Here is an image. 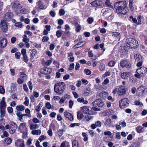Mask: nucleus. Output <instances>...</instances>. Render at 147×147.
<instances>
[{
	"instance_id": "864d4df0",
	"label": "nucleus",
	"mask_w": 147,
	"mask_h": 147,
	"mask_svg": "<svg viewBox=\"0 0 147 147\" xmlns=\"http://www.w3.org/2000/svg\"><path fill=\"white\" fill-rule=\"evenodd\" d=\"M5 92V89L3 87L0 85V93L1 94H4Z\"/></svg>"
},
{
	"instance_id": "8fccbe9b",
	"label": "nucleus",
	"mask_w": 147,
	"mask_h": 147,
	"mask_svg": "<svg viewBox=\"0 0 147 147\" xmlns=\"http://www.w3.org/2000/svg\"><path fill=\"white\" fill-rule=\"evenodd\" d=\"M112 36L115 37L117 36H120V34L118 32H114L112 33Z\"/></svg>"
},
{
	"instance_id": "09e8293b",
	"label": "nucleus",
	"mask_w": 147,
	"mask_h": 147,
	"mask_svg": "<svg viewBox=\"0 0 147 147\" xmlns=\"http://www.w3.org/2000/svg\"><path fill=\"white\" fill-rule=\"evenodd\" d=\"M105 4L108 7H112L113 6L111 5V3L109 0H106Z\"/></svg>"
},
{
	"instance_id": "774afa93",
	"label": "nucleus",
	"mask_w": 147,
	"mask_h": 147,
	"mask_svg": "<svg viewBox=\"0 0 147 147\" xmlns=\"http://www.w3.org/2000/svg\"><path fill=\"white\" fill-rule=\"evenodd\" d=\"M140 144V142H137L134 143L133 145L134 147H139Z\"/></svg>"
},
{
	"instance_id": "69168bd1",
	"label": "nucleus",
	"mask_w": 147,
	"mask_h": 147,
	"mask_svg": "<svg viewBox=\"0 0 147 147\" xmlns=\"http://www.w3.org/2000/svg\"><path fill=\"white\" fill-rule=\"evenodd\" d=\"M52 61L51 60H47L45 62V65L47 66L49 65L51 63Z\"/></svg>"
},
{
	"instance_id": "a211bd4d",
	"label": "nucleus",
	"mask_w": 147,
	"mask_h": 147,
	"mask_svg": "<svg viewBox=\"0 0 147 147\" xmlns=\"http://www.w3.org/2000/svg\"><path fill=\"white\" fill-rule=\"evenodd\" d=\"M119 10H120L119 11H117V8L116 9V12L117 13L119 14H125L127 13L128 11V9H125L122 8H120Z\"/></svg>"
},
{
	"instance_id": "13d9d810",
	"label": "nucleus",
	"mask_w": 147,
	"mask_h": 147,
	"mask_svg": "<svg viewBox=\"0 0 147 147\" xmlns=\"http://www.w3.org/2000/svg\"><path fill=\"white\" fill-rule=\"evenodd\" d=\"M16 57L17 59H19L21 55V53L20 52H17L15 54Z\"/></svg>"
},
{
	"instance_id": "bb28decb",
	"label": "nucleus",
	"mask_w": 147,
	"mask_h": 147,
	"mask_svg": "<svg viewBox=\"0 0 147 147\" xmlns=\"http://www.w3.org/2000/svg\"><path fill=\"white\" fill-rule=\"evenodd\" d=\"M41 133V131L40 129L33 130L31 132L32 134L34 135H40Z\"/></svg>"
},
{
	"instance_id": "20e7f679",
	"label": "nucleus",
	"mask_w": 147,
	"mask_h": 147,
	"mask_svg": "<svg viewBox=\"0 0 147 147\" xmlns=\"http://www.w3.org/2000/svg\"><path fill=\"white\" fill-rule=\"evenodd\" d=\"M119 106L120 108L123 109L129 106V100L127 98H125L119 101Z\"/></svg>"
},
{
	"instance_id": "a19ab883",
	"label": "nucleus",
	"mask_w": 147,
	"mask_h": 147,
	"mask_svg": "<svg viewBox=\"0 0 147 147\" xmlns=\"http://www.w3.org/2000/svg\"><path fill=\"white\" fill-rule=\"evenodd\" d=\"M78 118L79 119H81L83 117V114L80 112H77Z\"/></svg>"
},
{
	"instance_id": "393cba45",
	"label": "nucleus",
	"mask_w": 147,
	"mask_h": 147,
	"mask_svg": "<svg viewBox=\"0 0 147 147\" xmlns=\"http://www.w3.org/2000/svg\"><path fill=\"white\" fill-rule=\"evenodd\" d=\"M23 41L24 42H25L26 47L28 48H29L30 45L29 44L28 42L29 41V38L28 37H24Z\"/></svg>"
},
{
	"instance_id": "7c9ffc66",
	"label": "nucleus",
	"mask_w": 147,
	"mask_h": 147,
	"mask_svg": "<svg viewBox=\"0 0 147 147\" xmlns=\"http://www.w3.org/2000/svg\"><path fill=\"white\" fill-rule=\"evenodd\" d=\"M17 129V127H10L9 129V132L11 134H12L14 133L16 130Z\"/></svg>"
},
{
	"instance_id": "603ef678",
	"label": "nucleus",
	"mask_w": 147,
	"mask_h": 147,
	"mask_svg": "<svg viewBox=\"0 0 147 147\" xmlns=\"http://www.w3.org/2000/svg\"><path fill=\"white\" fill-rule=\"evenodd\" d=\"M46 138V137L45 136L42 135L39 138V140L40 142L45 140Z\"/></svg>"
},
{
	"instance_id": "4468645a",
	"label": "nucleus",
	"mask_w": 147,
	"mask_h": 147,
	"mask_svg": "<svg viewBox=\"0 0 147 147\" xmlns=\"http://www.w3.org/2000/svg\"><path fill=\"white\" fill-rule=\"evenodd\" d=\"M138 72L140 73L142 75L146 74L147 72V68L145 67H142L137 69Z\"/></svg>"
},
{
	"instance_id": "9d476101",
	"label": "nucleus",
	"mask_w": 147,
	"mask_h": 147,
	"mask_svg": "<svg viewBox=\"0 0 147 147\" xmlns=\"http://www.w3.org/2000/svg\"><path fill=\"white\" fill-rule=\"evenodd\" d=\"M147 92V90L145 87L143 86L139 87L137 90V93H140V94L141 95H143Z\"/></svg>"
},
{
	"instance_id": "a878e982",
	"label": "nucleus",
	"mask_w": 147,
	"mask_h": 147,
	"mask_svg": "<svg viewBox=\"0 0 147 147\" xmlns=\"http://www.w3.org/2000/svg\"><path fill=\"white\" fill-rule=\"evenodd\" d=\"M37 4L38 5L39 8L40 9H45V5L43 4L41 1V0H40L37 3Z\"/></svg>"
},
{
	"instance_id": "c756f323",
	"label": "nucleus",
	"mask_w": 147,
	"mask_h": 147,
	"mask_svg": "<svg viewBox=\"0 0 147 147\" xmlns=\"http://www.w3.org/2000/svg\"><path fill=\"white\" fill-rule=\"evenodd\" d=\"M39 125L36 124H32L30 125V128L31 129H33L36 128H38L39 127Z\"/></svg>"
},
{
	"instance_id": "f03ea898",
	"label": "nucleus",
	"mask_w": 147,
	"mask_h": 147,
	"mask_svg": "<svg viewBox=\"0 0 147 147\" xmlns=\"http://www.w3.org/2000/svg\"><path fill=\"white\" fill-rule=\"evenodd\" d=\"M126 42L132 48H135L139 46L138 42L131 38L130 37L127 39Z\"/></svg>"
},
{
	"instance_id": "473e14b6",
	"label": "nucleus",
	"mask_w": 147,
	"mask_h": 147,
	"mask_svg": "<svg viewBox=\"0 0 147 147\" xmlns=\"http://www.w3.org/2000/svg\"><path fill=\"white\" fill-rule=\"evenodd\" d=\"M20 12L22 14H26L28 13V11L26 9L23 8L20 10Z\"/></svg>"
},
{
	"instance_id": "412c9836",
	"label": "nucleus",
	"mask_w": 147,
	"mask_h": 147,
	"mask_svg": "<svg viewBox=\"0 0 147 147\" xmlns=\"http://www.w3.org/2000/svg\"><path fill=\"white\" fill-rule=\"evenodd\" d=\"M136 129L137 132L139 133L143 132L145 130L144 127L140 125L137 127Z\"/></svg>"
},
{
	"instance_id": "dca6fc26",
	"label": "nucleus",
	"mask_w": 147,
	"mask_h": 147,
	"mask_svg": "<svg viewBox=\"0 0 147 147\" xmlns=\"http://www.w3.org/2000/svg\"><path fill=\"white\" fill-rule=\"evenodd\" d=\"M64 114L65 117L67 118L69 120L72 121L73 120V116L71 113L67 112H65Z\"/></svg>"
},
{
	"instance_id": "72a5a7b5",
	"label": "nucleus",
	"mask_w": 147,
	"mask_h": 147,
	"mask_svg": "<svg viewBox=\"0 0 147 147\" xmlns=\"http://www.w3.org/2000/svg\"><path fill=\"white\" fill-rule=\"evenodd\" d=\"M111 123V120L110 119H108L105 121V124L107 126H110Z\"/></svg>"
},
{
	"instance_id": "7ed1b4c3",
	"label": "nucleus",
	"mask_w": 147,
	"mask_h": 147,
	"mask_svg": "<svg viewBox=\"0 0 147 147\" xmlns=\"http://www.w3.org/2000/svg\"><path fill=\"white\" fill-rule=\"evenodd\" d=\"M92 104L94 107H92V109L94 110L95 111H99L100 109H99L96 108L97 107H101L103 106L104 105V103L103 102H102L100 100H96L94 101Z\"/></svg>"
},
{
	"instance_id": "c85d7f7f",
	"label": "nucleus",
	"mask_w": 147,
	"mask_h": 147,
	"mask_svg": "<svg viewBox=\"0 0 147 147\" xmlns=\"http://www.w3.org/2000/svg\"><path fill=\"white\" fill-rule=\"evenodd\" d=\"M101 125V123L99 121L96 122L95 124H92V129H94L96 127H100Z\"/></svg>"
},
{
	"instance_id": "f8f14e48",
	"label": "nucleus",
	"mask_w": 147,
	"mask_h": 147,
	"mask_svg": "<svg viewBox=\"0 0 147 147\" xmlns=\"http://www.w3.org/2000/svg\"><path fill=\"white\" fill-rule=\"evenodd\" d=\"M7 44V40L6 38H3L0 40V47L3 49L5 47Z\"/></svg>"
},
{
	"instance_id": "a18cd8bd",
	"label": "nucleus",
	"mask_w": 147,
	"mask_h": 147,
	"mask_svg": "<svg viewBox=\"0 0 147 147\" xmlns=\"http://www.w3.org/2000/svg\"><path fill=\"white\" fill-rule=\"evenodd\" d=\"M142 16H141L139 15L138 16L137 18V19L138 20V24H141L142 23Z\"/></svg>"
},
{
	"instance_id": "0eeeda50",
	"label": "nucleus",
	"mask_w": 147,
	"mask_h": 147,
	"mask_svg": "<svg viewBox=\"0 0 147 147\" xmlns=\"http://www.w3.org/2000/svg\"><path fill=\"white\" fill-rule=\"evenodd\" d=\"M118 6L117 7V11H119L120 8H123L125 9H128L127 7V3L125 1H121L118 3Z\"/></svg>"
},
{
	"instance_id": "f257e3e1",
	"label": "nucleus",
	"mask_w": 147,
	"mask_h": 147,
	"mask_svg": "<svg viewBox=\"0 0 147 147\" xmlns=\"http://www.w3.org/2000/svg\"><path fill=\"white\" fill-rule=\"evenodd\" d=\"M65 84L63 82H59L54 85V90L55 92L61 95L63 93L65 88Z\"/></svg>"
},
{
	"instance_id": "b1692460",
	"label": "nucleus",
	"mask_w": 147,
	"mask_h": 147,
	"mask_svg": "<svg viewBox=\"0 0 147 147\" xmlns=\"http://www.w3.org/2000/svg\"><path fill=\"white\" fill-rule=\"evenodd\" d=\"M12 140L9 137H8L5 139L4 140V144L5 145H9L12 142Z\"/></svg>"
},
{
	"instance_id": "bf43d9fd",
	"label": "nucleus",
	"mask_w": 147,
	"mask_h": 147,
	"mask_svg": "<svg viewBox=\"0 0 147 147\" xmlns=\"http://www.w3.org/2000/svg\"><path fill=\"white\" fill-rule=\"evenodd\" d=\"M105 68V66L103 64H101L99 67V69L100 71H103Z\"/></svg>"
},
{
	"instance_id": "49530a36",
	"label": "nucleus",
	"mask_w": 147,
	"mask_h": 147,
	"mask_svg": "<svg viewBox=\"0 0 147 147\" xmlns=\"http://www.w3.org/2000/svg\"><path fill=\"white\" fill-rule=\"evenodd\" d=\"M9 124L10 127H17V125L13 121H10L9 122Z\"/></svg>"
},
{
	"instance_id": "aec40b11",
	"label": "nucleus",
	"mask_w": 147,
	"mask_h": 147,
	"mask_svg": "<svg viewBox=\"0 0 147 147\" xmlns=\"http://www.w3.org/2000/svg\"><path fill=\"white\" fill-rule=\"evenodd\" d=\"M26 123H23L20 124L19 126L18 129L21 131H23L26 129Z\"/></svg>"
},
{
	"instance_id": "ddd939ff",
	"label": "nucleus",
	"mask_w": 147,
	"mask_h": 147,
	"mask_svg": "<svg viewBox=\"0 0 147 147\" xmlns=\"http://www.w3.org/2000/svg\"><path fill=\"white\" fill-rule=\"evenodd\" d=\"M52 71V70L51 68H45L42 69L41 70V73L44 74H50Z\"/></svg>"
},
{
	"instance_id": "c03bdc74",
	"label": "nucleus",
	"mask_w": 147,
	"mask_h": 147,
	"mask_svg": "<svg viewBox=\"0 0 147 147\" xmlns=\"http://www.w3.org/2000/svg\"><path fill=\"white\" fill-rule=\"evenodd\" d=\"M3 134L1 136V137L3 138L4 137H7L9 136L8 133L6 131H3Z\"/></svg>"
},
{
	"instance_id": "6e6552de",
	"label": "nucleus",
	"mask_w": 147,
	"mask_h": 147,
	"mask_svg": "<svg viewBox=\"0 0 147 147\" xmlns=\"http://www.w3.org/2000/svg\"><path fill=\"white\" fill-rule=\"evenodd\" d=\"M0 27L1 29L3 31L6 32L8 30V27L7 22L5 20L1 22Z\"/></svg>"
},
{
	"instance_id": "f3484780",
	"label": "nucleus",
	"mask_w": 147,
	"mask_h": 147,
	"mask_svg": "<svg viewBox=\"0 0 147 147\" xmlns=\"http://www.w3.org/2000/svg\"><path fill=\"white\" fill-rule=\"evenodd\" d=\"M13 16L12 13L10 12H8L4 14V18L7 20H9L11 19Z\"/></svg>"
},
{
	"instance_id": "338daca9",
	"label": "nucleus",
	"mask_w": 147,
	"mask_h": 147,
	"mask_svg": "<svg viewBox=\"0 0 147 147\" xmlns=\"http://www.w3.org/2000/svg\"><path fill=\"white\" fill-rule=\"evenodd\" d=\"M107 93L105 92H102L99 94V95L102 98H104V96L106 95Z\"/></svg>"
},
{
	"instance_id": "6e6d98bb",
	"label": "nucleus",
	"mask_w": 147,
	"mask_h": 147,
	"mask_svg": "<svg viewBox=\"0 0 147 147\" xmlns=\"http://www.w3.org/2000/svg\"><path fill=\"white\" fill-rule=\"evenodd\" d=\"M24 104L26 106L29 105V99L27 97H25V101L24 102Z\"/></svg>"
},
{
	"instance_id": "58836bf2",
	"label": "nucleus",
	"mask_w": 147,
	"mask_h": 147,
	"mask_svg": "<svg viewBox=\"0 0 147 147\" xmlns=\"http://www.w3.org/2000/svg\"><path fill=\"white\" fill-rule=\"evenodd\" d=\"M20 75L21 77L24 78V80H26L27 79V76L23 72H20Z\"/></svg>"
},
{
	"instance_id": "423d86ee",
	"label": "nucleus",
	"mask_w": 147,
	"mask_h": 147,
	"mask_svg": "<svg viewBox=\"0 0 147 147\" xmlns=\"http://www.w3.org/2000/svg\"><path fill=\"white\" fill-rule=\"evenodd\" d=\"M126 91V89L124 86H120L118 90L117 94L119 96L123 95L125 94Z\"/></svg>"
},
{
	"instance_id": "79ce46f5",
	"label": "nucleus",
	"mask_w": 147,
	"mask_h": 147,
	"mask_svg": "<svg viewBox=\"0 0 147 147\" xmlns=\"http://www.w3.org/2000/svg\"><path fill=\"white\" fill-rule=\"evenodd\" d=\"M136 72L137 73V74H135V77L138 78H141V76H142V75L140 73L138 72L137 71V69L136 70Z\"/></svg>"
},
{
	"instance_id": "680f3d73",
	"label": "nucleus",
	"mask_w": 147,
	"mask_h": 147,
	"mask_svg": "<svg viewBox=\"0 0 147 147\" xmlns=\"http://www.w3.org/2000/svg\"><path fill=\"white\" fill-rule=\"evenodd\" d=\"M25 112L26 114L28 115L29 116H28V117H30V111L29 109L28 108L26 109L25 111Z\"/></svg>"
},
{
	"instance_id": "3c124183",
	"label": "nucleus",
	"mask_w": 147,
	"mask_h": 147,
	"mask_svg": "<svg viewBox=\"0 0 147 147\" xmlns=\"http://www.w3.org/2000/svg\"><path fill=\"white\" fill-rule=\"evenodd\" d=\"M84 72L86 73L87 75H89L91 73V71L89 69H85L84 70Z\"/></svg>"
},
{
	"instance_id": "ea45409f",
	"label": "nucleus",
	"mask_w": 147,
	"mask_h": 147,
	"mask_svg": "<svg viewBox=\"0 0 147 147\" xmlns=\"http://www.w3.org/2000/svg\"><path fill=\"white\" fill-rule=\"evenodd\" d=\"M73 147H78V142L76 140H74L72 143Z\"/></svg>"
},
{
	"instance_id": "4be33fe9",
	"label": "nucleus",
	"mask_w": 147,
	"mask_h": 147,
	"mask_svg": "<svg viewBox=\"0 0 147 147\" xmlns=\"http://www.w3.org/2000/svg\"><path fill=\"white\" fill-rule=\"evenodd\" d=\"M25 109V107L22 105H18L16 107V109L18 111H24Z\"/></svg>"
},
{
	"instance_id": "6ab92c4d",
	"label": "nucleus",
	"mask_w": 147,
	"mask_h": 147,
	"mask_svg": "<svg viewBox=\"0 0 147 147\" xmlns=\"http://www.w3.org/2000/svg\"><path fill=\"white\" fill-rule=\"evenodd\" d=\"M102 3V2L101 0H96L92 2V6H100Z\"/></svg>"
},
{
	"instance_id": "5fc2aeb1",
	"label": "nucleus",
	"mask_w": 147,
	"mask_h": 147,
	"mask_svg": "<svg viewBox=\"0 0 147 147\" xmlns=\"http://www.w3.org/2000/svg\"><path fill=\"white\" fill-rule=\"evenodd\" d=\"M121 137V134L120 132H117L115 134V138L118 140L120 139Z\"/></svg>"
},
{
	"instance_id": "4c0bfd02",
	"label": "nucleus",
	"mask_w": 147,
	"mask_h": 147,
	"mask_svg": "<svg viewBox=\"0 0 147 147\" xmlns=\"http://www.w3.org/2000/svg\"><path fill=\"white\" fill-rule=\"evenodd\" d=\"M6 106V104L4 101H2L0 103V108H5Z\"/></svg>"
},
{
	"instance_id": "1a4fd4ad",
	"label": "nucleus",
	"mask_w": 147,
	"mask_h": 147,
	"mask_svg": "<svg viewBox=\"0 0 147 147\" xmlns=\"http://www.w3.org/2000/svg\"><path fill=\"white\" fill-rule=\"evenodd\" d=\"M12 8L16 9H20L23 7V6L21 5L19 1H14L11 3Z\"/></svg>"
},
{
	"instance_id": "2f4dec72",
	"label": "nucleus",
	"mask_w": 147,
	"mask_h": 147,
	"mask_svg": "<svg viewBox=\"0 0 147 147\" xmlns=\"http://www.w3.org/2000/svg\"><path fill=\"white\" fill-rule=\"evenodd\" d=\"M5 108H0V112L1 117H3L5 113Z\"/></svg>"
},
{
	"instance_id": "37998d69",
	"label": "nucleus",
	"mask_w": 147,
	"mask_h": 147,
	"mask_svg": "<svg viewBox=\"0 0 147 147\" xmlns=\"http://www.w3.org/2000/svg\"><path fill=\"white\" fill-rule=\"evenodd\" d=\"M59 14L61 16L64 15L65 14V11L63 9H61L59 10Z\"/></svg>"
},
{
	"instance_id": "e2e57ef3",
	"label": "nucleus",
	"mask_w": 147,
	"mask_h": 147,
	"mask_svg": "<svg viewBox=\"0 0 147 147\" xmlns=\"http://www.w3.org/2000/svg\"><path fill=\"white\" fill-rule=\"evenodd\" d=\"M65 100V97H62L60 99L59 102L61 104H62L64 102Z\"/></svg>"
},
{
	"instance_id": "c9c22d12",
	"label": "nucleus",
	"mask_w": 147,
	"mask_h": 147,
	"mask_svg": "<svg viewBox=\"0 0 147 147\" xmlns=\"http://www.w3.org/2000/svg\"><path fill=\"white\" fill-rule=\"evenodd\" d=\"M42 106V103H40L39 105L36 106V110L37 112H39Z\"/></svg>"
},
{
	"instance_id": "052dcab7",
	"label": "nucleus",
	"mask_w": 147,
	"mask_h": 147,
	"mask_svg": "<svg viewBox=\"0 0 147 147\" xmlns=\"http://www.w3.org/2000/svg\"><path fill=\"white\" fill-rule=\"evenodd\" d=\"M135 103L136 105L140 106L142 107L143 106V104L141 103L139 100H137L135 102Z\"/></svg>"
},
{
	"instance_id": "39448f33",
	"label": "nucleus",
	"mask_w": 147,
	"mask_h": 147,
	"mask_svg": "<svg viewBox=\"0 0 147 147\" xmlns=\"http://www.w3.org/2000/svg\"><path fill=\"white\" fill-rule=\"evenodd\" d=\"M120 65L123 68L125 67L127 68H130L131 66L130 63L127 60L121 61L120 62Z\"/></svg>"
},
{
	"instance_id": "5701e85b",
	"label": "nucleus",
	"mask_w": 147,
	"mask_h": 147,
	"mask_svg": "<svg viewBox=\"0 0 147 147\" xmlns=\"http://www.w3.org/2000/svg\"><path fill=\"white\" fill-rule=\"evenodd\" d=\"M130 73L126 72H123L121 75L122 78L124 79H127Z\"/></svg>"
},
{
	"instance_id": "2eb2a0df",
	"label": "nucleus",
	"mask_w": 147,
	"mask_h": 147,
	"mask_svg": "<svg viewBox=\"0 0 147 147\" xmlns=\"http://www.w3.org/2000/svg\"><path fill=\"white\" fill-rule=\"evenodd\" d=\"M134 57L136 62L143 61V57L139 54H137L135 55Z\"/></svg>"
},
{
	"instance_id": "e433bc0d",
	"label": "nucleus",
	"mask_w": 147,
	"mask_h": 147,
	"mask_svg": "<svg viewBox=\"0 0 147 147\" xmlns=\"http://www.w3.org/2000/svg\"><path fill=\"white\" fill-rule=\"evenodd\" d=\"M15 26L19 28H22L24 26V25L21 22L16 23L15 24Z\"/></svg>"
},
{
	"instance_id": "cd10ccee",
	"label": "nucleus",
	"mask_w": 147,
	"mask_h": 147,
	"mask_svg": "<svg viewBox=\"0 0 147 147\" xmlns=\"http://www.w3.org/2000/svg\"><path fill=\"white\" fill-rule=\"evenodd\" d=\"M36 53V50L33 49L32 50L30 53V57L31 59H33L34 58Z\"/></svg>"
},
{
	"instance_id": "9b49d317",
	"label": "nucleus",
	"mask_w": 147,
	"mask_h": 147,
	"mask_svg": "<svg viewBox=\"0 0 147 147\" xmlns=\"http://www.w3.org/2000/svg\"><path fill=\"white\" fill-rule=\"evenodd\" d=\"M82 111L83 113L85 114H91V111L90 110V109L91 108L86 106H84L81 107Z\"/></svg>"
},
{
	"instance_id": "de8ad7c7",
	"label": "nucleus",
	"mask_w": 147,
	"mask_h": 147,
	"mask_svg": "<svg viewBox=\"0 0 147 147\" xmlns=\"http://www.w3.org/2000/svg\"><path fill=\"white\" fill-rule=\"evenodd\" d=\"M82 135L84 137V140L85 141H86L88 140L87 134L83 132L82 133Z\"/></svg>"
},
{
	"instance_id": "0e129e2a",
	"label": "nucleus",
	"mask_w": 147,
	"mask_h": 147,
	"mask_svg": "<svg viewBox=\"0 0 147 147\" xmlns=\"http://www.w3.org/2000/svg\"><path fill=\"white\" fill-rule=\"evenodd\" d=\"M74 102L73 100H69V107L70 108H71L72 107V106L74 105Z\"/></svg>"
},
{
	"instance_id": "4d7b16f0",
	"label": "nucleus",
	"mask_w": 147,
	"mask_h": 147,
	"mask_svg": "<svg viewBox=\"0 0 147 147\" xmlns=\"http://www.w3.org/2000/svg\"><path fill=\"white\" fill-rule=\"evenodd\" d=\"M76 30L77 32H78L80 31L81 29V26L79 25L76 26Z\"/></svg>"
},
{
	"instance_id": "f704fd0d",
	"label": "nucleus",
	"mask_w": 147,
	"mask_h": 147,
	"mask_svg": "<svg viewBox=\"0 0 147 147\" xmlns=\"http://www.w3.org/2000/svg\"><path fill=\"white\" fill-rule=\"evenodd\" d=\"M16 115L18 117H19V120L21 121L23 120V117L22 114H21V113L20 112L17 111Z\"/></svg>"
}]
</instances>
